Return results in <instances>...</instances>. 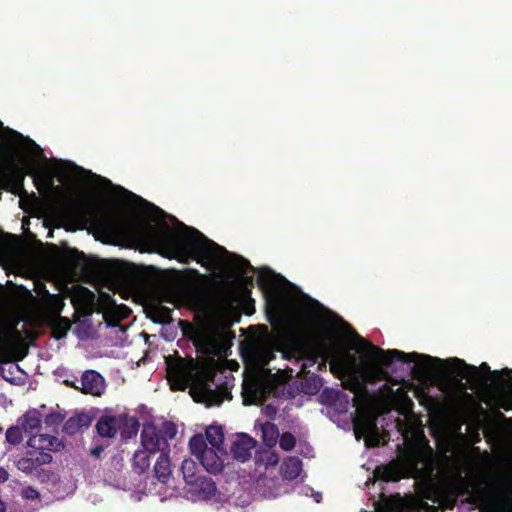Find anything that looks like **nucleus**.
Wrapping results in <instances>:
<instances>
[{"mask_svg":"<svg viewBox=\"0 0 512 512\" xmlns=\"http://www.w3.org/2000/svg\"><path fill=\"white\" fill-rule=\"evenodd\" d=\"M180 227L179 231L166 227L156 233L155 237L163 249V254L184 264L196 261L210 270L219 257L218 252L225 249L193 227L183 223Z\"/></svg>","mask_w":512,"mask_h":512,"instance_id":"obj_1","label":"nucleus"},{"mask_svg":"<svg viewBox=\"0 0 512 512\" xmlns=\"http://www.w3.org/2000/svg\"><path fill=\"white\" fill-rule=\"evenodd\" d=\"M376 354L381 357V361L384 365L389 366L394 361H400L403 363H416V366L422 368L424 370L433 368L439 369L443 374L448 376H452L456 379V381L464 387L463 380L470 381L472 383L480 382V371L485 373H491L494 376H498L500 374L509 376L512 373V370L508 368H504L501 371H493L491 372L490 366L483 362L479 367L474 365L467 364L463 359L460 358H450L448 360H442L437 357H432L430 355L419 354L416 352L413 353H405L403 351L392 349V351L384 352L378 348L372 347Z\"/></svg>","mask_w":512,"mask_h":512,"instance_id":"obj_2","label":"nucleus"},{"mask_svg":"<svg viewBox=\"0 0 512 512\" xmlns=\"http://www.w3.org/2000/svg\"><path fill=\"white\" fill-rule=\"evenodd\" d=\"M367 347V354L373 360V363L369 366L366 375H364L357 366L352 368L346 375L343 377L342 385L345 389L354 393V406H359L365 403L368 400L369 392L366 386L367 379L372 378H384L387 374V369L392 365L386 366L382 363L381 357L376 354L372 347L378 348L383 351L382 348L375 346L371 343L364 342ZM389 350H384V352H388Z\"/></svg>","mask_w":512,"mask_h":512,"instance_id":"obj_3","label":"nucleus"},{"mask_svg":"<svg viewBox=\"0 0 512 512\" xmlns=\"http://www.w3.org/2000/svg\"><path fill=\"white\" fill-rule=\"evenodd\" d=\"M76 212L85 223H89L103 234H112L122 226V220L110 213H100L91 205H80Z\"/></svg>","mask_w":512,"mask_h":512,"instance_id":"obj_4","label":"nucleus"},{"mask_svg":"<svg viewBox=\"0 0 512 512\" xmlns=\"http://www.w3.org/2000/svg\"><path fill=\"white\" fill-rule=\"evenodd\" d=\"M105 278L119 288H131L135 283L134 271L119 260L106 261L103 266Z\"/></svg>","mask_w":512,"mask_h":512,"instance_id":"obj_5","label":"nucleus"},{"mask_svg":"<svg viewBox=\"0 0 512 512\" xmlns=\"http://www.w3.org/2000/svg\"><path fill=\"white\" fill-rule=\"evenodd\" d=\"M25 175V168L13 159L0 163V182L12 193L24 191Z\"/></svg>","mask_w":512,"mask_h":512,"instance_id":"obj_6","label":"nucleus"},{"mask_svg":"<svg viewBox=\"0 0 512 512\" xmlns=\"http://www.w3.org/2000/svg\"><path fill=\"white\" fill-rule=\"evenodd\" d=\"M22 320L23 317L18 316L2 339V343L9 349L11 360L14 361H22L28 354V346L23 339L22 332L17 328Z\"/></svg>","mask_w":512,"mask_h":512,"instance_id":"obj_7","label":"nucleus"},{"mask_svg":"<svg viewBox=\"0 0 512 512\" xmlns=\"http://www.w3.org/2000/svg\"><path fill=\"white\" fill-rule=\"evenodd\" d=\"M270 394V387L259 379L244 381L243 402L245 405H262Z\"/></svg>","mask_w":512,"mask_h":512,"instance_id":"obj_8","label":"nucleus"},{"mask_svg":"<svg viewBox=\"0 0 512 512\" xmlns=\"http://www.w3.org/2000/svg\"><path fill=\"white\" fill-rule=\"evenodd\" d=\"M141 444L149 453L164 452L168 442L153 424L145 425L141 431Z\"/></svg>","mask_w":512,"mask_h":512,"instance_id":"obj_9","label":"nucleus"},{"mask_svg":"<svg viewBox=\"0 0 512 512\" xmlns=\"http://www.w3.org/2000/svg\"><path fill=\"white\" fill-rule=\"evenodd\" d=\"M191 339L196 350L204 355H216L219 349L217 338L207 330L194 329Z\"/></svg>","mask_w":512,"mask_h":512,"instance_id":"obj_10","label":"nucleus"},{"mask_svg":"<svg viewBox=\"0 0 512 512\" xmlns=\"http://www.w3.org/2000/svg\"><path fill=\"white\" fill-rule=\"evenodd\" d=\"M105 388V380L97 371L87 370L82 374L80 391L83 394L101 396Z\"/></svg>","mask_w":512,"mask_h":512,"instance_id":"obj_11","label":"nucleus"},{"mask_svg":"<svg viewBox=\"0 0 512 512\" xmlns=\"http://www.w3.org/2000/svg\"><path fill=\"white\" fill-rule=\"evenodd\" d=\"M187 485L189 486V492L202 500H210L217 493L215 482L203 475L197 476Z\"/></svg>","mask_w":512,"mask_h":512,"instance_id":"obj_12","label":"nucleus"},{"mask_svg":"<svg viewBox=\"0 0 512 512\" xmlns=\"http://www.w3.org/2000/svg\"><path fill=\"white\" fill-rule=\"evenodd\" d=\"M168 373L171 381H173V390H184L192 378L191 368L182 360L169 365Z\"/></svg>","mask_w":512,"mask_h":512,"instance_id":"obj_13","label":"nucleus"},{"mask_svg":"<svg viewBox=\"0 0 512 512\" xmlns=\"http://www.w3.org/2000/svg\"><path fill=\"white\" fill-rule=\"evenodd\" d=\"M256 446V441L247 434H239L230 448L231 454L236 460L245 462L251 457V450Z\"/></svg>","mask_w":512,"mask_h":512,"instance_id":"obj_14","label":"nucleus"},{"mask_svg":"<svg viewBox=\"0 0 512 512\" xmlns=\"http://www.w3.org/2000/svg\"><path fill=\"white\" fill-rule=\"evenodd\" d=\"M119 429V414H110L106 411L97 420L96 431L102 438L115 437Z\"/></svg>","mask_w":512,"mask_h":512,"instance_id":"obj_15","label":"nucleus"},{"mask_svg":"<svg viewBox=\"0 0 512 512\" xmlns=\"http://www.w3.org/2000/svg\"><path fill=\"white\" fill-rule=\"evenodd\" d=\"M40 292L44 294L42 304L45 311V319L61 315L65 306L63 297L60 294H51L46 289L45 285H42V290Z\"/></svg>","mask_w":512,"mask_h":512,"instance_id":"obj_16","label":"nucleus"},{"mask_svg":"<svg viewBox=\"0 0 512 512\" xmlns=\"http://www.w3.org/2000/svg\"><path fill=\"white\" fill-rule=\"evenodd\" d=\"M354 433L357 439L377 434V425L374 419L366 414L357 415L353 420Z\"/></svg>","mask_w":512,"mask_h":512,"instance_id":"obj_17","label":"nucleus"},{"mask_svg":"<svg viewBox=\"0 0 512 512\" xmlns=\"http://www.w3.org/2000/svg\"><path fill=\"white\" fill-rule=\"evenodd\" d=\"M30 448L43 451H51L61 445L59 439L48 434H33L27 441Z\"/></svg>","mask_w":512,"mask_h":512,"instance_id":"obj_18","label":"nucleus"},{"mask_svg":"<svg viewBox=\"0 0 512 512\" xmlns=\"http://www.w3.org/2000/svg\"><path fill=\"white\" fill-rule=\"evenodd\" d=\"M217 449L209 448L198 460L209 473L217 474L223 470V462L217 454Z\"/></svg>","mask_w":512,"mask_h":512,"instance_id":"obj_19","label":"nucleus"},{"mask_svg":"<svg viewBox=\"0 0 512 512\" xmlns=\"http://www.w3.org/2000/svg\"><path fill=\"white\" fill-rule=\"evenodd\" d=\"M120 435L123 439H128L137 435L139 430V421L134 416L126 413H119Z\"/></svg>","mask_w":512,"mask_h":512,"instance_id":"obj_20","label":"nucleus"},{"mask_svg":"<svg viewBox=\"0 0 512 512\" xmlns=\"http://www.w3.org/2000/svg\"><path fill=\"white\" fill-rule=\"evenodd\" d=\"M47 324L52 329V335L56 339H62L66 337L68 331L71 328V322L67 317L61 315L46 318Z\"/></svg>","mask_w":512,"mask_h":512,"instance_id":"obj_21","label":"nucleus"},{"mask_svg":"<svg viewBox=\"0 0 512 512\" xmlns=\"http://www.w3.org/2000/svg\"><path fill=\"white\" fill-rule=\"evenodd\" d=\"M284 279L280 274L275 273L268 267L258 270L257 284L263 290L274 289L279 280Z\"/></svg>","mask_w":512,"mask_h":512,"instance_id":"obj_22","label":"nucleus"},{"mask_svg":"<svg viewBox=\"0 0 512 512\" xmlns=\"http://www.w3.org/2000/svg\"><path fill=\"white\" fill-rule=\"evenodd\" d=\"M91 424V417L85 413H79L71 416L63 425V432L68 435H74L83 427Z\"/></svg>","mask_w":512,"mask_h":512,"instance_id":"obj_23","label":"nucleus"},{"mask_svg":"<svg viewBox=\"0 0 512 512\" xmlns=\"http://www.w3.org/2000/svg\"><path fill=\"white\" fill-rule=\"evenodd\" d=\"M301 471L302 461L296 456L287 457L281 465V474L287 480H295Z\"/></svg>","mask_w":512,"mask_h":512,"instance_id":"obj_24","label":"nucleus"},{"mask_svg":"<svg viewBox=\"0 0 512 512\" xmlns=\"http://www.w3.org/2000/svg\"><path fill=\"white\" fill-rule=\"evenodd\" d=\"M400 465L397 461H392L387 465H381L378 466L375 469V475L377 478L390 482V481H397L400 479Z\"/></svg>","mask_w":512,"mask_h":512,"instance_id":"obj_25","label":"nucleus"},{"mask_svg":"<svg viewBox=\"0 0 512 512\" xmlns=\"http://www.w3.org/2000/svg\"><path fill=\"white\" fill-rule=\"evenodd\" d=\"M154 472L157 479L166 483L171 475V462L168 452H161L154 466Z\"/></svg>","mask_w":512,"mask_h":512,"instance_id":"obj_26","label":"nucleus"},{"mask_svg":"<svg viewBox=\"0 0 512 512\" xmlns=\"http://www.w3.org/2000/svg\"><path fill=\"white\" fill-rule=\"evenodd\" d=\"M355 366L356 362L354 358L349 359L344 356H335L330 361L331 372L340 378L346 375Z\"/></svg>","mask_w":512,"mask_h":512,"instance_id":"obj_27","label":"nucleus"},{"mask_svg":"<svg viewBox=\"0 0 512 512\" xmlns=\"http://www.w3.org/2000/svg\"><path fill=\"white\" fill-rule=\"evenodd\" d=\"M206 442H208L211 447L215 448L218 451H222V444L224 442V432L221 426H209L206 429L205 436Z\"/></svg>","mask_w":512,"mask_h":512,"instance_id":"obj_28","label":"nucleus"},{"mask_svg":"<svg viewBox=\"0 0 512 512\" xmlns=\"http://www.w3.org/2000/svg\"><path fill=\"white\" fill-rule=\"evenodd\" d=\"M172 309L156 304L150 308V318L154 323L168 324L172 321Z\"/></svg>","mask_w":512,"mask_h":512,"instance_id":"obj_29","label":"nucleus"},{"mask_svg":"<svg viewBox=\"0 0 512 512\" xmlns=\"http://www.w3.org/2000/svg\"><path fill=\"white\" fill-rule=\"evenodd\" d=\"M150 454L149 451L137 450L133 456V470L138 474L144 473L150 466Z\"/></svg>","mask_w":512,"mask_h":512,"instance_id":"obj_30","label":"nucleus"},{"mask_svg":"<svg viewBox=\"0 0 512 512\" xmlns=\"http://www.w3.org/2000/svg\"><path fill=\"white\" fill-rule=\"evenodd\" d=\"M278 437L279 430L276 424L267 422L262 426V439L267 447L275 446Z\"/></svg>","mask_w":512,"mask_h":512,"instance_id":"obj_31","label":"nucleus"},{"mask_svg":"<svg viewBox=\"0 0 512 512\" xmlns=\"http://www.w3.org/2000/svg\"><path fill=\"white\" fill-rule=\"evenodd\" d=\"M189 448L191 453L197 457V459L205 453L209 447L202 434H195L189 440Z\"/></svg>","mask_w":512,"mask_h":512,"instance_id":"obj_32","label":"nucleus"},{"mask_svg":"<svg viewBox=\"0 0 512 512\" xmlns=\"http://www.w3.org/2000/svg\"><path fill=\"white\" fill-rule=\"evenodd\" d=\"M181 470L186 484L191 483L192 480L198 476L196 473L197 464L192 459H185L182 462Z\"/></svg>","mask_w":512,"mask_h":512,"instance_id":"obj_33","label":"nucleus"},{"mask_svg":"<svg viewBox=\"0 0 512 512\" xmlns=\"http://www.w3.org/2000/svg\"><path fill=\"white\" fill-rule=\"evenodd\" d=\"M117 309H118V312H117L116 319L111 320V319H109L110 315L108 313L104 314V319L108 326H111V327L118 326L119 321L127 318L131 313V309L125 305H120L117 307Z\"/></svg>","mask_w":512,"mask_h":512,"instance_id":"obj_34","label":"nucleus"},{"mask_svg":"<svg viewBox=\"0 0 512 512\" xmlns=\"http://www.w3.org/2000/svg\"><path fill=\"white\" fill-rule=\"evenodd\" d=\"M41 427V420L35 415H25L23 429L33 435Z\"/></svg>","mask_w":512,"mask_h":512,"instance_id":"obj_35","label":"nucleus"},{"mask_svg":"<svg viewBox=\"0 0 512 512\" xmlns=\"http://www.w3.org/2000/svg\"><path fill=\"white\" fill-rule=\"evenodd\" d=\"M6 440L12 445H18L23 440L22 429L18 426H11L6 431Z\"/></svg>","mask_w":512,"mask_h":512,"instance_id":"obj_36","label":"nucleus"},{"mask_svg":"<svg viewBox=\"0 0 512 512\" xmlns=\"http://www.w3.org/2000/svg\"><path fill=\"white\" fill-rule=\"evenodd\" d=\"M16 466L18 470L27 475L38 472L37 468L33 464V461H31V457H29L27 454L17 461Z\"/></svg>","mask_w":512,"mask_h":512,"instance_id":"obj_37","label":"nucleus"},{"mask_svg":"<svg viewBox=\"0 0 512 512\" xmlns=\"http://www.w3.org/2000/svg\"><path fill=\"white\" fill-rule=\"evenodd\" d=\"M77 333L78 336L82 339H87L92 337L94 333V328L91 323L87 319L80 320L77 324Z\"/></svg>","mask_w":512,"mask_h":512,"instance_id":"obj_38","label":"nucleus"},{"mask_svg":"<svg viewBox=\"0 0 512 512\" xmlns=\"http://www.w3.org/2000/svg\"><path fill=\"white\" fill-rule=\"evenodd\" d=\"M296 445V437L291 432H284L279 438V446L284 451H291Z\"/></svg>","mask_w":512,"mask_h":512,"instance_id":"obj_39","label":"nucleus"},{"mask_svg":"<svg viewBox=\"0 0 512 512\" xmlns=\"http://www.w3.org/2000/svg\"><path fill=\"white\" fill-rule=\"evenodd\" d=\"M161 434L168 439H173L177 434V427L173 422L166 421L162 425V429L159 430Z\"/></svg>","mask_w":512,"mask_h":512,"instance_id":"obj_40","label":"nucleus"},{"mask_svg":"<svg viewBox=\"0 0 512 512\" xmlns=\"http://www.w3.org/2000/svg\"><path fill=\"white\" fill-rule=\"evenodd\" d=\"M33 457H35L41 465L49 464L52 462V455L50 452L43 451V450H36L29 451Z\"/></svg>","mask_w":512,"mask_h":512,"instance_id":"obj_41","label":"nucleus"},{"mask_svg":"<svg viewBox=\"0 0 512 512\" xmlns=\"http://www.w3.org/2000/svg\"><path fill=\"white\" fill-rule=\"evenodd\" d=\"M63 416L58 412H52L46 415L44 423L46 426H57L63 421Z\"/></svg>","mask_w":512,"mask_h":512,"instance_id":"obj_42","label":"nucleus"},{"mask_svg":"<svg viewBox=\"0 0 512 512\" xmlns=\"http://www.w3.org/2000/svg\"><path fill=\"white\" fill-rule=\"evenodd\" d=\"M22 496L25 499L36 500L40 498V493L35 488L28 486L22 490Z\"/></svg>","mask_w":512,"mask_h":512,"instance_id":"obj_43","label":"nucleus"},{"mask_svg":"<svg viewBox=\"0 0 512 512\" xmlns=\"http://www.w3.org/2000/svg\"><path fill=\"white\" fill-rule=\"evenodd\" d=\"M125 193H127L131 198H134L135 200L137 201H140L141 203L145 204V205H148L149 207H151L152 209H154L155 211H157L158 213H163V211L158 208L157 206H155L154 204H151L149 202H147L146 200H144L143 198H141L140 196H137L136 194L128 191V190H125Z\"/></svg>","mask_w":512,"mask_h":512,"instance_id":"obj_44","label":"nucleus"},{"mask_svg":"<svg viewBox=\"0 0 512 512\" xmlns=\"http://www.w3.org/2000/svg\"><path fill=\"white\" fill-rule=\"evenodd\" d=\"M338 396V392L335 391V390H329V389H326L323 391L321 397L323 398V401L324 402H333L336 400Z\"/></svg>","mask_w":512,"mask_h":512,"instance_id":"obj_45","label":"nucleus"},{"mask_svg":"<svg viewBox=\"0 0 512 512\" xmlns=\"http://www.w3.org/2000/svg\"><path fill=\"white\" fill-rule=\"evenodd\" d=\"M264 412L268 417L274 418L277 413V409L275 406L268 404L264 407Z\"/></svg>","mask_w":512,"mask_h":512,"instance_id":"obj_46","label":"nucleus"},{"mask_svg":"<svg viewBox=\"0 0 512 512\" xmlns=\"http://www.w3.org/2000/svg\"><path fill=\"white\" fill-rule=\"evenodd\" d=\"M103 451H104V448L102 445H96L94 448L91 449L90 455L95 458H100Z\"/></svg>","mask_w":512,"mask_h":512,"instance_id":"obj_47","label":"nucleus"},{"mask_svg":"<svg viewBox=\"0 0 512 512\" xmlns=\"http://www.w3.org/2000/svg\"><path fill=\"white\" fill-rule=\"evenodd\" d=\"M5 131L8 132L9 134H11L12 136V140L14 141H20L22 138H23V135L13 129H10V128H5Z\"/></svg>","mask_w":512,"mask_h":512,"instance_id":"obj_48","label":"nucleus"},{"mask_svg":"<svg viewBox=\"0 0 512 512\" xmlns=\"http://www.w3.org/2000/svg\"><path fill=\"white\" fill-rule=\"evenodd\" d=\"M255 311V307H254V300L250 299L249 301L246 302L245 304V313L247 315H251L253 314Z\"/></svg>","mask_w":512,"mask_h":512,"instance_id":"obj_49","label":"nucleus"},{"mask_svg":"<svg viewBox=\"0 0 512 512\" xmlns=\"http://www.w3.org/2000/svg\"><path fill=\"white\" fill-rule=\"evenodd\" d=\"M9 250V246L7 242L0 238V255H5Z\"/></svg>","mask_w":512,"mask_h":512,"instance_id":"obj_50","label":"nucleus"},{"mask_svg":"<svg viewBox=\"0 0 512 512\" xmlns=\"http://www.w3.org/2000/svg\"><path fill=\"white\" fill-rule=\"evenodd\" d=\"M8 478V472L4 468L0 467V484L6 482Z\"/></svg>","mask_w":512,"mask_h":512,"instance_id":"obj_51","label":"nucleus"},{"mask_svg":"<svg viewBox=\"0 0 512 512\" xmlns=\"http://www.w3.org/2000/svg\"><path fill=\"white\" fill-rule=\"evenodd\" d=\"M243 284L245 286H253L254 285V278L252 276H243Z\"/></svg>","mask_w":512,"mask_h":512,"instance_id":"obj_52","label":"nucleus"},{"mask_svg":"<svg viewBox=\"0 0 512 512\" xmlns=\"http://www.w3.org/2000/svg\"><path fill=\"white\" fill-rule=\"evenodd\" d=\"M27 455H28L29 457H31V461H33L34 466H35V467L37 468V470L39 471L40 467L42 466V465L40 464V462H39L35 457H33L29 451L27 452Z\"/></svg>","mask_w":512,"mask_h":512,"instance_id":"obj_53","label":"nucleus"},{"mask_svg":"<svg viewBox=\"0 0 512 512\" xmlns=\"http://www.w3.org/2000/svg\"><path fill=\"white\" fill-rule=\"evenodd\" d=\"M242 261H243L244 266L247 267L250 271L256 272V269L249 263V261H247L246 259H243V258H242Z\"/></svg>","mask_w":512,"mask_h":512,"instance_id":"obj_54","label":"nucleus"},{"mask_svg":"<svg viewBox=\"0 0 512 512\" xmlns=\"http://www.w3.org/2000/svg\"><path fill=\"white\" fill-rule=\"evenodd\" d=\"M72 253L77 256L78 259H83L85 257L83 252H79L78 250L74 249L72 250Z\"/></svg>","mask_w":512,"mask_h":512,"instance_id":"obj_55","label":"nucleus"},{"mask_svg":"<svg viewBox=\"0 0 512 512\" xmlns=\"http://www.w3.org/2000/svg\"><path fill=\"white\" fill-rule=\"evenodd\" d=\"M501 407H502L503 409H505L506 411H508V410L511 408V403L507 401V402L503 403V404L501 405Z\"/></svg>","mask_w":512,"mask_h":512,"instance_id":"obj_56","label":"nucleus"},{"mask_svg":"<svg viewBox=\"0 0 512 512\" xmlns=\"http://www.w3.org/2000/svg\"><path fill=\"white\" fill-rule=\"evenodd\" d=\"M6 511V504L0 499V512Z\"/></svg>","mask_w":512,"mask_h":512,"instance_id":"obj_57","label":"nucleus"},{"mask_svg":"<svg viewBox=\"0 0 512 512\" xmlns=\"http://www.w3.org/2000/svg\"><path fill=\"white\" fill-rule=\"evenodd\" d=\"M3 378H4L7 382H10V383H13V382H14L12 377H8V376L3 375Z\"/></svg>","mask_w":512,"mask_h":512,"instance_id":"obj_58","label":"nucleus"},{"mask_svg":"<svg viewBox=\"0 0 512 512\" xmlns=\"http://www.w3.org/2000/svg\"><path fill=\"white\" fill-rule=\"evenodd\" d=\"M65 383H66L67 385L71 386V387H74L75 389H79V390H80V388H79V387L75 386V385H74L73 383H71V382L65 381Z\"/></svg>","mask_w":512,"mask_h":512,"instance_id":"obj_59","label":"nucleus"},{"mask_svg":"<svg viewBox=\"0 0 512 512\" xmlns=\"http://www.w3.org/2000/svg\"><path fill=\"white\" fill-rule=\"evenodd\" d=\"M26 293L29 298H31L32 300H35V297L32 295V293L30 291H26Z\"/></svg>","mask_w":512,"mask_h":512,"instance_id":"obj_60","label":"nucleus"},{"mask_svg":"<svg viewBox=\"0 0 512 512\" xmlns=\"http://www.w3.org/2000/svg\"><path fill=\"white\" fill-rule=\"evenodd\" d=\"M378 443H379V440L376 438V439H375V441H374V443H373L372 445H373V446H376V445H378Z\"/></svg>","mask_w":512,"mask_h":512,"instance_id":"obj_61","label":"nucleus"},{"mask_svg":"<svg viewBox=\"0 0 512 512\" xmlns=\"http://www.w3.org/2000/svg\"><path fill=\"white\" fill-rule=\"evenodd\" d=\"M48 237H53V231H52V230H51V231H49V233H48Z\"/></svg>","mask_w":512,"mask_h":512,"instance_id":"obj_62","label":"nucleus"},{"mask_svg":"<svg viewBox=\"0 0 512 512\" xmlns=\"http://www.w3.org/2000/svg\"><path fill=\"white\" fill-rule=\"evenodd\" d=\"M0 129H3V123L1 120H0Z\"/></svg>","mask_w":512,"mask_h":512,"instance_id":"obj_63","label":"nucleus"}]
</instances>
